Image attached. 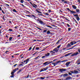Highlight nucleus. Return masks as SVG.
<instances>
[{"mask_svg": "<svg viewBox=\"0 0 80 80\" xmlns=\"http://www.w3.org/2000/svg\"><path fill=\"white\" fill-rule=\"evenodd\" d=\"M32 17H34V18H36V16H35V15H32Z\"/></svg>", "mask_w": 80, "mask_h": 80, "instance_id": "34", "label": "nucleus"}, {"mask_svg": "<svg viewBox=\"0 0 80 80\" xmlns=\"http://www.w3.org/2000/svg\"><path fill=\"white\" fill-rule=\"evenodd\" d=\"M36 20H37V22H38V23H40V24H41V25H45V23H44V22H43L39 20V19H36Z\"/></svg>", "mask_w": 80, "mask_h": 80, "instance_id": "1", "label": "nucleus"}, {"mask_svg": "<svg viewBox=\"0 0 80 80\" xmlns=\"http://www.w3.org/2000/svg\"><path fill=\"white\" fill-rule=\"evenodd\" d=\"M66 80H71L72 78L71 77H68L66 78Z\"/></svg>", "mask_w": 80, "mask_h": 80, "instance_id": "16", "label": "nucleus"}, {"mask_svg": "<svg viewBox=\"0 0 80 80\" xmlns=\"http://www.w3.org/2000/svg\"><path fill=\"white\" fill-rule=\"evenodd\" d=\"M36 12H37L38 13H40V11H38V10H36Z\"/></svg>", "mask_w": 80, "mask_h": 80, "instance_id": "53", "label": "nucleus"}, {"mask_svg": "<svg viewBox=\"0 0 80 80\" xmlns=\"http://www.w3.org/2000/svg\"><path fill=\"white\" fill-rule=\"evenodd\" d=\"M67 10H68L69 11H70V12H71V10H70V9L68 8H66Z\"/></svg>", "mask_w": 80, "mask_h": 80, "instance_id": "39", "label": "nucleus"}, {"mask_svg": "<svg viewBox=\"0 0 80 80\" xmlns=\"http://www.w3.org/2000/svg\"><path fill=\"white\" fill-rule=\"evenodd\" d=\"M48 67L43 68V69L44 71H46V70H48Z\"/></svg>", "mask_w": 80, "mask_h": 80, "instance_id": "15", "label": "nucleus"}, {"mask_svg": "<svg viewBox=\"0 0 80 80\" xmlns=\"http://www.w3.org/2000/svg\"><path fill=\"white\" fill-rule=\"evenodd\" d=\"M45 78H43L42 77H41V80H44V79H45Z\"/></svg>", "mask_w": 80, "mask_h": 80, "instance_id": "41", "label": "nucleus"}, {"mask_svg": "<svg viewBox=\"0 0 80 80\" xmlns=\"http://www.w3.org/2000/svg\"><path fill=\"white\" fill-rule=\"evenodd\" d=\"M74 21L76 22H75L76 23H77V24H78V22H77V21L76 20H75Z\"/></svg>", "mask_w": 80, "mask_h": 80, "instance_id": "56", "label": "nucleus"}, {"mask_svg": "<svg viewBox=\"0 0 80 80\" xmlns=\"http://www.w3.org/2000/svg\"><path fill=\"white\" fill-rule=\"evenodd\" d=\"M70 45H71V46H72V45H74V43H73V42H70V43H69Z\"/></svg>", "mask_w": 80, "mask_h": 80, "instance_id": "20", "label": "nucleus"}, {"mask_svg": "<svg viewBox=\"0 0 80 80\" xmlns=\"http://www.w3.org/2000/svg\"><path fill=\"white\" fill-rule=\"evenodd\" d=\"M10 77H11V78H13V77H14V76L12 75V76H11Z\"/></svg>", "mask_w": 80, "mask_h": 80, "instance_id": "61", "label": "nucleus"}, {"mask_svg": "<svg viewBox=\"0 0 80 80\" xmlns=\"http://www.w3.org/2000/svg\"><path fill=\"white\" fill-rule=\"evenodd\" d=\"M14 28L16 29V30H18V26H16Z\"/></svg>", "mask_w": 80, "mask_h": 80, "instance_id": "21", "label": "nucleus"}, {"mask_svg": "<svg viewBox=\"0 0 80 80\" xmlns=\"http://www.w3.org/2000/svg\"><path fill=\"white\" fill-rule=\"evenodd\" d=\"M70 12L72 14H76L77 13V12L74 11H71Z\"/></svg>", "mask_w": 80, "mask_h": 80, "instance_id": "12", "label": "nucleus"}, {"mask_svg": "<svg viewBox=\"0 0 80 80\" xmlns=\"http://www.w3.org/2000/svg\"><path fill=\"white\" fill-rule=\"evenodd\" d=\"M50 53H48L46 54H45V55L46 57H48L50 56Z\"/></svg>", "mask_w": 80, "mask_h": 80, "instance_id": "11", "label": "nucleus"}, {"mask_svg": "<svg viewBox=\"0 0 80 80\" xmlns=\"http://www.w3.org/2000/svg\"><path fill=\"white\" fill-rule=\"evenodd\" d=\"M22 70V69H20L19 71L17 72L18 74H19L20 72H21V71Z\"/></svg>", "mask_w": 80, "mask_h": 80, "instance_id": "17", "label": "nucleus"}, {"mask_svg": "<svg viewBox=\"0 0 80 80\" xmlns=\"http://www.w3.org/2000/svg\"><path fill=\"white\" fill-rule=\"evenodd\" d=\"M76 12L77 13H78L80 12V9H76Z\"/></svg>", "mask_w": 80, "mask_h": 80, "instance_id": "19", "label": "nucleus"}, {"mask_svg": "<svg viewBox=\"0 0 80 80\" xmlns=\"http://www.w3.org/2000/svg\"><path fill=\"white\" fill-rule=\"evenodd\" d=\"M63 18H65V19H66V20H68V21H70V20L68 19L67 18H66L65 17H64V16H63Z\"/></svg>", "mask_w": 80, "mask_h": 80, "instance_id": "32", "label": "nucleus"}, {"mask_svg": "<svg viewBox=\"0 0 80 80\" xmlns=\"http://www.w3.org/2000/svg\"><path fill=\"white\" fill-rule=\"evenodd\" d=\"M72 7L74 9V10H76V9H77V7L76 6H75V5H72Z\"/></svg>", "mask_w": 80, "mask_h": 80, "instance_id": "13", "label": "nucleus"}, {"mask_svg": "<svg viewBox=\"0 0 80 80\" xmlns=\"http://www.w3.org/2000/svg\"><path fill=\"white\" fill-rule=\"evenodd\" d=\"M60 61H58L56 62V64H58V63H60Z\"/></svg>", "mask_w": 80, "mask_h": 80, "instance_id": "47", "label": "nucleus"}, {"mask_svg": "<svg viewBox=\"0 0 80 80\" xmlns=\"http://www.w3.org/2000/svg\"><path fill=\"white\" fill-rule=\"evenodd\" d=\"M36 47V46H34V47H33V48L32 49V51L34 50V49H35V47Z\"/></svg>", "mask_w": 80, "mask_h": 80, "instance_id": "52", "label": "nucleus"}, {"mask_svg": "<svg viewBox=\"0 0 80 80\" xmlns=\"http://www.w3.org/2000/svg\"><path fill=\"white\" fill-rule=\"evenodd\" d=\"M67 25L68 26V27H71L68 24H67Z\"/></svg>", "mask_w": 80, "mask_h": 80, "instance_id": "43", "label": "nucleus"}, {"mask_svg": "<svg viewBox=\"0 0 80 80\" xmlns=\"http://www.w3.org/2000/svg\"><path fill=\"white\" fill-rule=\"evenodd\" d=\"M32 47H30L29 49V51H30V50H32Z\"/></svg>", "mask_w": 80, "mask_h": 80, "instance_id": "51", "label": "nucleus"}, {"mask_svg": "<svg viewBox=\"0 0 80 80\" xmlns=\"http://www.w3.org/2000/svg\"><path fill=\"white\" fill-rule=\"evenodd\" d=\"M20 5H21V6H22V7H25V6H24V5H23V4H20Z\"/></svg>", "mask_w": 80, "mask_h": 80, "instance_id": "42", "label": "nucleus"}, {"mask_svg": "<svg viewBox=\"0 0 80 80\" xmlns=\"http://www.w3.org/2000/svg\"><path fill=\"white\" fill-rule=\"evenodd\" d=\"M78 73V71H74V73Z\"/></svg>", "mask_w": 80, "mask_h": 80, "instance_id": "24", "label": "nucleus"}, {"mask_svg": "<svg viewBox=\"0 0 80 80\" xmlns=\"http://www.w3.org/2000/svg\"><path fill=\"white\" fill-rule=\"evenodd\" d=\"M70 55V53H68V54L65 55V57H68V56H69V55Z\"/></svg>", "mask_w": 80, "mask_h": 80, "instance_id": "23", "label": "nucleus"}, {"mask_svg": "<svg viewBox=\"0 0 80 80\" xmlns=\"http://www.w3.org/2000/svg\"><path fill=\"white\" fill-rule=\"evenodd\" d=\"M48 12H51V10L50 9H49L48 11Z\"/></svg>", "mask_w": 80, "mask_h": 80, "instance_id": "63", "label": "nucleus"}, {"mask_svg": "<svg viewBox=\"0 0 80 80\" xmlns=\"http://www.w3.org/2000/svg\"><path fill=\"white\" fill-rule=\"evenodd\" d=\"M40 49V48H38V47H36V49H35V50H38V49Z\"/></svg>", "mask_w": 80, "mask_h": 80, "instance_id": "40", "label": "nucleus"}, {"mask_svg": "<svg viewBox=\"0 0 80 80\" xmlns=\"http://www.w3.org/2000/svg\"><path fill=\"white\" fill-rule=\"evenodd\" d=\"M65 60L60 61V62H65Z\"/></svg>", "mask_w": 80, "mask_h": 80, "instance_id": "58", "label": "nucleus"}, {"mask_svg": "<svg viewBox=\"0 0 80 80\" xmlns=\"http://www.w3.org/2000/svg\"><path fill=\"white\" fill-rule=\"evenodd\" d=\"M61 46H62V45H59L58 46L57 48H57L58 49H59V48H60V47H61Z\"/></svg>", "mask_w": 80, "mask_h": 80, "instance_id": "26", "label": "nucleus"}, {"mask_svg": "<svg viewBox=\"0 0 80 80\" xmlns=\"http://www.w3.org/2000/svg\"><path fill=\"white\" fill-rule=\"evenodd\" d=\"M12 38H13V37H10L9 39V41H11V40H12Z\"/></svg>", "mask_w": 80, "mask_h": 80, "instance_id": "25", "label": "nucleus"}, {"mask_svg": "<svg viewBox=\"0 0 80 80\" xmlns=\"http://www.w3.org/2000/svg\"><path fill=\"white\" fill-rule=\"evenodd\" d=\"M40 58V56H38L37 57H36L35 58V59H37V58Z\"/></svg>", "mask_w": 80, "mask_h": 80, "instance_id": "37", "label": "nucleus"}, {"mask_svg": "<svg viewBox=\"0 0 80 80\" xmlns=\"http://www.w3.org/2000/svg\"><path fill=\"white\" fill-rule=\"evenodd\" d=\"M28 61H29V59H28L26 61H24L23 62L25 63V64H27V63L28 62Z\"/></svg>", "mask_w": 80, "mask_h": 80, "instance_id": "8", "label": "nucleus"}, {"mask_svg": "<svg viewBox=\"0 0 80 80\" xmlns=\"http://www.w3.org/2000/svg\"><path fill=\"white\" fill-rule=\"evenodd\" d=\"M60 40H58V41L56 43V44H58V43H59V42H60Z\"/></svg>", "mask_w": 80, "mask_h": 80, "instance_id": "50", "label": "nucleus"}, {"mask_svg": "<svg viewBox=\"0 0 80 80\" xmlns=\"http://www.w3.org/2000/svg\"><path fill=\"white\" fill-rule=\"evenodd\" d=\"M50 31H48L47 32V34H50Z\"/></svg>", "mask_w": 80, "mask_h": 80, "instance_id": "35", "label": "nucleus"}, {"mask_svg": "<svg viewBox=\"0 0 80 80\" xmlns=\"http://www.w3.org/2000/svg\"><path fill=\"white\" fill-rule=\"evenodd\" d=\"M12 11H13V12H18V11H16V10H15V9H13V10H12Z\"/></svg>", "mask_w": 80, "mask_h": 80, "instance_id": "29", "label": "nucleus"}, {"mask_svg": "<svg viewBox=\"0 0 80 80\" xmlns=\"http://www.w3.org/2000/svg\"><path fill=\"white\" fill-rule=\"evenodd\" d=\"M71 47V45H70V43H68V44L66 46V47L67 48H68L69 47Z\"/></svg>", "mask_w": 80, "mask_h": 80, "instance_id": "14", "label": "nucleus"}, {"mask_svg": "<svg viewBox=\"0 0 80 80\" xmlns=\"http://www.w3.org/2000/svg\"><path fill=\"white\" fill-rule=\"evenodd\" d=\"M44 15H47V16L49 15V14H48V13H44Z\"/></svg>", "mask_w": 80, "mask_h": 80, "instance_id": "28", "label": "nucleus"}, {"mask_svg": "<svg viewBox=\"0 0 80 80\" xmlns=\"http://www.w3.org/2000/svg\"><path fill=\"white\" fill-rule=\"evenodd\" d=\"M59 50V49H58L57 48H56L52 50L53 51L55 52H56V53H58V52Z\"/></svg>", "mask_w": 80, "mask_h": 80, "instance_id": "5", "label": "nucleus"}, {"mask_svg": "<svg viewBox=\"0 0 80 80\" xmlns=\"http://www.w3.org/2000/svg\"><path fill=\"white\" fill-rule=\"evenodd\" d=\"M47 58V57H46V56L45 55L44 56H42V58Z\"/></svg>", "mask_w": 80, "mask_h": 80, "instance_id": "30", "label": "nucleus"}, {"mask_svg": "<svg viewBox=\"0 0 80 80\" xmlns=\"http://www.w3.org/2000/svg\"><path fill=\"white\" fill-rule=\"evenodd\" d=\"M55 63H52V65H53L54 66V67H55V65H56V64H55Z\"/></svg>", "mask_w": 80, "mask_h": 80, "instance_id": "38", "label": "nucleus"}, {"mask_svg": "<svg viewBox=\"0 0 80 80\" xmlns=\"http://www.w3.org/2000/svg\"><path fill=\"white\" fill-rule=\"evenodd\" d=\"M44 70L43 69V68L42 69H41V70H40V72H43L44 71Z\"/></svg>", "mask_w": 80, "mask_h": 80, "instance_id": "46", "label": "nucleus"}, {"mask_svg": "<svg viewBox=\"0 0 80 80\" xmlns=\"http://www.w3.org/2000/svg\"><path fill=\"white\" fill-rule=\"evenodd\" d=\"M38 15H39V16H43V14H39V13H38Z\"/></svg>", "mask_w": 80, "mask_h": 80, "instance_id": "45", "label": "nucleus"}, {"mask_svg": "<svg viewBox=\"0 0 80 80\" xmlns=\"http://www.w3.org/2000/svg\"><path fill=\"white\" fill-rule=\"evenodd\" d=\"M71 73H74V71H70Z\"/></svg>", "mask_w": 80, "mask_h": 80, "instance_id": "54", "label": "nucleus"}, {"mask_svg": "<svg viewBox=\"0 0 80 80\" xmlns=\"http://www.w3.org/2000/svg\"><path fill=\"white\" fill-rule=\"evenodd\" d=\"M78 55H79V52H77L72 54V56L75 57V56H77Z\"/></svg>", "mask_w": 80, "mask_h": 80, "instance_id": "6", "label": "nucleus"}, {"mask_svg": "<svg viewBox=\"0 0 80 80\" xmlns=\"http://www.w3.org/2000/svg\"><path fill=\"white\" fill-rule=\"evenodd\" d=\"M67 76H68V74H64L63 75V77H67Z\"/></svg>", "mask_w": 80, "mask_h": 80, "instance_id": "22", "label": "nucleus"}, {"mask_svg": "<svg viewBox=\"0 0 80 80\" xmlns=\"http://www.w3.org/2000/svg\"><path fill=\"white\" fill-rule=\"evenodd\" d=\"M57 80H63V79H57Z\"/></svg>", "mask_w": 80, "mask_h": 80, "instance_id": "64", "label": "nucleus"}, {"mask_svg": "<svg viewBox=\"0 0 80 80\" xmlns=\"http://www.w3.org/2000/svg\"><path fill=\"white\" fill-rule=\"evenodd\" d=\"M18 70V68H15L14 70H13V71L15 73V72H17V71Z\"/></svg>", "mask_w": 80, "mask_h": 80, "instance_id": "18", "label": "nucleus"}, {"mask_svg": "<svg viewBox=\"0 0 80 80\" xmlns=\"http://www.w3.org/2000/svg\"><path fill=\"white\" fill-rule=\"evenodd\" d=\"M26 17H30L31 16L29 15H26Z\"/></svg>", "mask_w": 80, "mask_h": 80, "instance_id": "55", "label": "nucleus"}, {"mask_svg": "<svg viewBox=\"0 0 80 80\" xmlns=\"http://www.w3.org/2000/svg\"><path fill=\"white\" fill-rule=\"evenodd\" d=\"M14 73H15V72H11V75H14Z\"/></svg>", "mask_w": 80, "mask_h": 80, "instance_id": "33", "label": "nucleus"}, {"mask_svg": "<svg viewBox=\"0 0 80 80\" xmlns=\"http://www.w3.org/2000/svg\"><path fill=\"white\" fill-rule=\"evenodd\" d=\"M47 27H49V28H52V27L50 26H49L48 25H47Z\"/></svg>", "mask_w": 80, "mask_h": 80, "instance_id": "44", "label": "nucleus"}, {"mask_svg": "<svg viewBox=\"0 0 80 80\" xmlns=\"http://www.w3.org/2000/svg\"><path fill=\"white\" fill-rule=\"evenodd\" d=\"M73 16L76 17V18L77 19L78 21H79L80 20V18L78 16V14H73Z\"/></svg>", "mask_w": 80, "mask_h": 80, "instance_id": "2", "label": "nucleus"}, {"mask_svg": "<svg viewBox=\"0 0 80 80\" xmlns=\"http://www.w3.org/2000/svg\"><path fill=\"white\" fill-rule=\"evenodd\" d=\"M48 64H49V62H45L43 64L44 65H48Z\"/></svg>", "mask_w": 80, "mask_h": 80, "instance_id": "10", "label": "nucleus"}, {"mask_svg": "<svg viewBox=\"0 0 80 80\" xmlns=\"http://www.w3.org/2000/svg\"><path fill=\"white\" fill-rule=\"evenodd\" d=\"M8 30H9V32H12V29H11V28L9 29Z\"/></svg>", "mask_w": 80, "mask_h": 80, "instance_id": "36", "label": "nucleus"}, {"mask_svg": "<svg viewBox=\"0 0 80 80\" xmlns=\"http://www.w3.org/2000/svg\"><path fill=\"white\" fill-rule=\"evenodd\" d=\"M59 71L61 72H65L66 71H67V69L64 68H61V69H60L59 70Z\"/></svg>", "mask_w": 80, "mask_h": 80, "instance_id": "4", "label": "nucleus"}, {"mask_svg": "<svg viewBox=\"0 0 80 80\" xmlns=\"http://www.w3.org/2000/svg\"><path fill=\"white\" fill-rule=\"evenodd\" d=\"M6 5H7V6H8V7H9L10 5H9L7 4H6Z\"/></svg>", "mask_w": 80, "mask_h": 80, "instance_id": "57", "label": "nucleus"}, {"mask_svg": "<svg viewBox=\"0 0 80 80\" xmlns=\"http://www.w3.org/2000/svg\"><path fill=\"white\" fill-rule=\"evenodd\" d=\"M49 52L50 53H51L50 54V57L53 56V55H54V54H55V51H53V50L50 51H49Z\"/></svg>", "mask_w": 80, "mask_h": 80, "instance_id": "3", "label": "nucleus"}, {"mask_svg": "<svg viewBox=\"0 0 80 80\" xmlns=\"http://www.w3.org/2000/svg\"><path fill=\"white\" fill-rule=\"evenodd\" d=\"M68 74H69V75H72V73H70V72H69Z\"/></svg>", "mask_w": 80, "mask_h": 80, "instance_id": "48", "label": "nucleus"}, {"mask_svg": "<svg viewBox=\"0 0 80 80\" xmlns=\"http://www.w3.org/2000/svg\"><path fill=\"white\" fill-rule=\"evenodd\" d=\"M64 3H67V1H65L64 2Z\"/></svg>", "mask_w": 80, "mask_h": 80, "instance_id": "59", "label": "nucleus"}, {"mask_svg": "<svg viewBox=\"0 0 80 80\" xmlns=\"http://www.w3.org/2000/svg\"><path fill=\"white\" fill-rule=\"evenodd\" d=\"M17 37H18V38L19 37H20V35H19L18 36H17Z\"/></svg>", "mask_w": 80, "mask_h": 80, "instance_id": "60", "label": "nucleus"}, {"mask_svg": "<svg viewBox=\"0 0 80 80\" xmlns=\"http://www.w3.org/2000/svg\"><path fill=\"white\" fill-rule=\"evenodd\" d=\"M78 52H79V53H80V49H78Z\"/></svg>", "mask_w": 80, "mask_h": 80, "instance_id": "62", "label": "nucleus"}, {"mask_svg": "<svg viewBox=\"0 0 80 80\" xmlns=\"http://www.w3.org/2000/svg\"><path fill=\"white\" fill-rule=\"evenodd\" d=\"M24 1L23 0H20V2L21 3H23V2H24Z\"/></svg>", "mask_w": 80, "mask_h": 80, "instance_id": "27", "label": "nucleus"}, {"mask_svg": "<svg viewBox=\"0 0 80 80\" xmlns=\"http://www.w3.org/2000/svg\"><path fill=\"white\" fill-rule=\"evenodd\" d=\"M70 62H67L65 63V65L67 67H69V65H70Z\"/></svg>", "mask_w": 80, "mask_h": 80, "instance_id": "7", "label": "nucleus"}, {"mask_svg": "<svg viewBox=\"0 0 80 80\" xmlns=\"http://www.w3.org/2000/svg\"><path fill=\"white\" fill-rule=\"evenodd\" d=\"M47 30H44L42 32H43V33H45V32H47Z\"/></svg>", "mask_w": 80, "mask_h": 80, "instance_id": "31", "label": "nucleus"}, {"mask_svg": "<svg viewBox=\"0 0 80 80\" xmlns=\"http://www.w3.org/2000/svg\"><path fill=\"white\" fill-rule=\"evenodd\" d=\"M76 63H77V65H80V59H78L77 61L76 62Z\"/></svg>", "mask_w": 80, "mask_h": 80, "instance_id": "9", "label": "nucleus"}, {"mask_svg": "<svg viewBox=\"0 0 80 80\" xmlns=\"http://www.w3.org/2000/svg\"><path fill=\"white\" fill-rule=\"evenodd\" d=\"M68 31H70V30H71V28H68Z\"/></svg>", "mask_w": 80, "mask_h": 80, "instance_id": "49", "label": "nucleus"}]
</instances>
